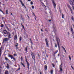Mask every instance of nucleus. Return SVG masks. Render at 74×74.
<instances>
[{"label":"nucleus","instance_id":"1","mask_svg":"<svg viewBox=\"0 0 74 74\" xmlns=\"http://www.w3.org/2000/svg\"><path fill=\"white\" fill-rule=\"evenodd\" d=\"M56 41L57 42V44L58 46L59 49V50H60V45H59V42H60V40L59 38L58 37H56Z\"/></svg>","mask_w":74,"mask_h":74},{"label":"nucleus","instance_id":"2","mask_svg":"<svg viewBox=\"0 0 74 74\" xmlns=\"http://www.w3.org/2000/svg\"><path fill=\"white\" fill-rule=\"evenodd\" d=\"M32 59L35 60V54L33 52H31V54Z\"/></svg>","mask_w":74,"mask_h":74},{"label":"nucleus","instance_id":"3","mask_svg":"<svg viewBox=\"0 0 74 74\" xmlns=\"http://www.w3.org/2000/svg\"><path fill=\"white\" fill-rule=\"evenodd\" d=\"M52 3H53V5L55 10L56 9V3H55V1L54 0H52Z\"/></svg>","mask_w":74,"mask_h":74},{"label":"nucleus","instance_id":"4","mask_svg":"<svg viewBox=\"0 0 74 74\" xmlns=\"http://www.w3.org/2000/svg\"><path fill=\"white\" fill-rule=\"evenodd\" d=\"M26 58L25 61L27 63V68L29 70V66H30V64H29V62H28L27 61V59L26 58Z\"/></svg>","mask_w":74,"mask_h":74},{"label":"nucleus","instance_id":"5","mask_svg":"<svg viewBox=\"0 0 74 74\" xmlns=\"http://www.w3.org/2000/svg\"><path fill=\"white\" fill-rule=\"evenodd\" d=\"M8 41V38H5L4 39L3 42V43H4L5 42H6V41Z\"/></svg>","mask_w":74,"mask_h":74},{"label":"nucleus","instance_id":"6","mask_svg":"<svg viewBox=\"0 0 74 74\" xmlns=\"http://www.w3.org/2000/svg\"><path fill=\"white\" fill-rule=\"evenodd\" d=\"M69 2L71 5H74V4H73V2L71 1V0H69Z\"/></svg>","mask_w":74,"mask_h":74},{"label":"nucleus","instance_id":"7","mask_svg":"<svg viewBox=\"0 0 74 74\" xmlns=\"http://www.w3.org/2000/svg\"><path fill=\"white\" fill-rule=\"evenodd\" d=\"M45 41H46V45H47V47H49V45L48 42V40H47V39H45Z\"/></svg>","mask_w":74,"mask_h":74},{"label":"nucleus","instance_id":"8","mask_svg":"<svg viewBox=\"0 0 74 74\" xmlns=\"http://www.w3.org/2000/svg\"><path fill=\"white\" fill-rule=\"evenodd\" d=\"M8 38H11V33L8 32Z\"/></svg>","mask_w":74,"mask_h":74},{"label":"nucleus","instance_id":"9","mask_svg":"<svg viewBox=\"0 0 74 74\" xmlns=\"http://www.w3.org/2000/svg\"><path fill=\"white\" fill-rule=\"evenodd\" d=\"M1 49H2V47L0 48V58L1 57V53H2V50H1Z\"/></svg>","mask_w":74,"mask_h":74},{"label":"nucleus","instance_id":"10","mask_svg":"<svg viewBox=\"0 0 74 74\" xmlns=\"http://www.w3.org/2000/svg\"><path fill=\"white\" fill-rule=\"evenodd\" d=\"M4 33V34H8V32L6 30H4L3 31Z\"/></svg>","mask_w":74,"mask_h":74},{"label":"nucleus","instance_id":"11","mask_svg":"<svg viewBox=\"0 0 74 74\" xmlns=\"http://www.w3.org/2000/svg\"><path fill=\"white\" fill-rule=\"evenodd\" d=\"M17 35H16L14 36V40H17Z\"/></svg>","mask_w":74,"mask_h":74},{"label":"nucleus","instance_id":"12","mask_svg":"<svg viewBox=\"0 0 74 74\" xmlns=\"http://www.w3.org/2000/svg\"><path fill=\"white\" fill-rule=\"evenodd\" d=\"M71 32L72 34H74V31H73V28H71Z\"/></svg>","mask_w":74,"mask_h":74},{"label":"nucleus","instance_id":"13","mask_svg":"<svg viewBox=\"0 0 74 74\" xmlns=\"http://www.w3.org/2000/svg\"><path fill=\"white\" fill-rule=\"evenodd\" d=\"M69 10H70L71 11V14H73V10H72V9H71V7H69Z\"/></svg>","mask_w":74,"mask_h":74},{"label":"nucleus","instance_id":"14","mask_svg":"<svg viewBox=\"0 0 74 74\" xmlns=\"http://www.w3.org/2000/svg\"><path fill=\"white\" fill-rule=\"evenodd\" d=\"M21 65H22V66H23L24 67H25V65H24V64H23V63H22V62H21Z\"/></svg>","mask_w":74,"mask_h":74},{"label":"nucleus","instance_id":"15","mask_svg":"<svg viewBox=\"0 0 74 74\" xmlns=\"http://www.w3.org/2000/svg\"><path fill=\"white\" fill-rule=\"evenodd\" d=\"M5 74H8V71H5Z\"/></svg>","mask_w":74,"mask_h":74},{"label":"nucleus","instance_id":"16","mask_svg":"<svg viewBox=\"0 0 74 74\" xmlns=\"http://www.w3.org/2000/svg\"><path fill=\"white\" fill-rule=\"evenodd\" d=\"M45 70H47V66L46 65L45 66Z\"/></svg>","mask_w":74,"mask_h":74},{"label":"nucleus","instance_id":"17","mask_svg":"<svg viewBox=\"0 0 74 74\" xmlns=\"http://www.w3.org/2000/svg\"><path fill=\"white\" fill-rule=\"evenodd\" d=\"M71 19L72 20V21H74V17H73V16H72Z\"/></svg>","mask_w":74,"mask_h":74},{"label":"nucleus","instance_id":"18","mask_svg":"<svg viewBox=\"0 0 74 74\" xmlns=\"http://www.w3.org/2000/svg\"><path fill=\"white\" fill-rule=\"evenodd\" d=\"M53 70H51V74H53Z\"/></svg>","mask_w":74,"mask_h":74},{"label":"nucleus","instance_id":"19","mask_svg":"<svg viewBox=\"0 0 74 74\" xmlns=\"http://www.w3.org/2000/svg\"><path fill=\"white\" fill-rule=\"evenodd\" d=\"M5 59L6 60H9L8 58H7V57H5Z\"/></svg>","mask_w":74,"mask_h":74},{"label":"nucleus","instance_id":"20","mask_svg":"<svg viewBox=\"0 0 74 74\" xmlns=\"http://www.w3.org/2000/svg\"><path fill=\"white\" fill-rule=\"evenodd\" d=\"M54 45H55V47L56 48H57V44H56V43H55Z\"/></svg>","mask_w":74,"mask_h":74},{"label":"nucleus","instance_id":"21","mask_svg":"<svg viewBox=\"0 0 74 74\" xmlns=\"http://www.w3.org/2000/svg\"><path fill=\"white\" fill-rule=\"evenodd\" d=\"M69 59L70 60H71V57H70V56H69Z\"/></svg>","mask_w":74,"mask_h":74},{"label":"nucleus","instance_id":"22","mask_svg":"<svg viewBox=\"0 0 74 74\" xmlns=\"http://www.w3.org/2000/svg\"><path fill=\"white\" fill-rule=\"evenodd\" d=\"M27 47H26L25 49V51H26V52H27Z\"/></svg>","mask_w":74,"mask_h":74},{"label":"nucleus","instance_id":"23","mask_svg":"<svg viewBox=\"0 0 74 74\" xmlns=\"http://www.w3.org/2000/svg\"><path fill=\"white\" fill-rule=\"evenodd\" d=\"M12 56L9 54V57H10V58H11V57Z\"/></svg>","mask_w":74,"mask_h":74},{"label":"nucleus","instance_id":"24","mask_svg":"<svg viewBox=\"0 0 74 74\" xmlns=\"http://www.w3.org/2000/svg\"><path fill=\"white\" fill-rule=\"evenodd\" d=\"M17 45H15L16 47H17L18 46V43H16Z\"/></svg>","mask_w":74,"mask_h":74},{"label":"nucleus","instance_id":"25","mask_svg":"<svg viewBox=\"0 0 74 74\" xmlns=\"http://www.w3.org/2000/svg\"><path fill=\"white\" fill-rule=\"evenodd\" d=\"M21 40H22V38H21V37H20L19 38V40L21 41Z\"/></svg>","mask_w":74,"mask_h":74},{"label":"nucleus","instance_id":"26","mask_svg":"<svg viewBox=\"0 0 74 74\" xmlns=\"http://www.w3.org/2000/svg\"><path fill=\"white\" fill-rule=\"evenodd\" d=\"M1 27H4V25H3V24H1Z\"/></svg>","mask_w":74,"mask_h":74},{"label":"nucleus","instance_id":"27","mask_svg":"<svg viewBox=\"0 0 74 74\" xmlns=\"http://www.w3.org/2000/svg\"><path fill=\"white\" fill-rule=\"evenodd\" d=\"M21 25L22 26L23 28V29H25V28H24V26H23V25H22V24H21Z\"/></svg>","mask_w":74,"mask_h":74},{"label":"nucleus","instance_id":"28","mask_svg":"<svg viewBox=\"0 0 74 74\" xmlns=\"http://www.w3.org/2000/svg\"><path fill=\"white\" fill-rule=\"evenodd\" d=\"M45 30L46 32H48V30H47V29H45Z\"/></svg>","mask_w":74,"mask_h":74},{"label":"nucleus","instance_id":"29","mask_svg":"<svg viewBox=\"0 0 74 74\" xmlns=\"http://www.w3.org/2000/svg\"><path fill=\"white\" fill-rule=\"evenodd\" d=\"M31 5H32V4H33V2L32 1L31 2Z\"/></svg>","mask_w":74,"mask_h":74},{"label":"nucleus","instance_id":"30","mask_svg":"<svg viewBox=\"0 0 74 74\" xmlns=\"http://www.w3.org/2000/svg\"><path fill=\"white\" fill-rule=\"evenodd\" d=\"M30 41L31 42V44H33V42H32V39H30Z\"/></svg>","mask_w":74,"mask_h":74},{"label":"nucleus","instance_id":"31","mask_svg":"<svg viewBox=\"0 0 74 74\" xmlns=\"http://www.w3.org/2000/svg\"><path fill=\"white\" fill-rule=\"evenodd\" d=\"M21 61H22V60H23V58H22V57H21Z\"/></svg>","mask_w":74,"mask_h":74},{"label":"nucleus","instance_id":"32","mask_svg":"<svg viewBox=\"0 0 74 74\" xmlns=\"http://www.w3.org/2000/svg\"><path fill=\"white\" fill-rule=\"evenodd\" d=\"M32 8L33 9H34V7L32 5Z\"/></svg>","mask_w":74,"mask_h":74},{"label":"nucleus","instance_id":"33","mask_svg":"<svg viewBox=\"0 0 74 74\" xmlns=\"http://www.w3.org/2000/svg\"><path fill=\"white\" fill-rule=\"evenodd\" d=\"M6 14H8V10H6Z\"/></svg>","mask_w":74,"mask_h":74},{"label":"nucleus","instance_id":"34","mask_svg":"<svg viewBox=\"0 0 74 74\" xmlns=\"http://www.w3.org/2000/svg\"><path fill=\"white\" fill-rule=\"evenodd\" d=\"M62 18H64V15L63 14H62Z\"/></svg>","mask_w":74,"mask_h":74},{"label":"nucleus","instance_id":"35","mask_svg":"<svg viewBox=\"0 0 74 74\" xmlns=\"http://www.w3.org/2000/svg\"><path fill=\"white\" fill-rule=\"evenodd\" d=\"M60 69H62V64L60 66Z\"/></svg>","mask_w":74,"mask_h":74},{"label":"nucleus","instance_id":"36","mask_svg":"<svg viewBox=\"0 0 74 74\" xmlns=\"http://www.w3.org/2000/svg\"><path fill=\"white\" fill-rule=\"evenodd\" d=\"M21 69V68H19L17 70L18 71V70H20Z\"/></svg>","mask_w":74,"mask_h":74},{"label":"nucleus","instance_id":"37","mask_svg":"<svg viewBox=\"0 0 74 74\" xmlns=\"http://www.w3.org/2000/svg\"><path fill=\"white\" fill-rule=\"evenodd\" d=\"M11 58L12 59L14 58V57H13V56H12Z\"/></svg>","mask_w":74,"mask_h":74},{"label":"nucleus","instance_id":"38","mask_svg":"<svg viewBox=\"0 0 74 74\" xmlns=\"http://www.w3.org/2000/svg\"><path fill=\"white\" fill-rule=\"evenodd\" d=\"M60 71H62V68H60Z\"/></svg>","mask_w":74,"mask_h":74},{"label":"nucleus","instance_id":"39","mask_svg":"<svg viewBox=\"0 0 74 74\" xmlns=\"http://www.w3.org/2000/svg\"><path fill=\"white\" fill-rule=\"evenodd\" d=\"M1 69H0V74H2L1 73Z\"/></svg>","mask_w":74,"mask_h":74},{"label":"nucleus","instance_id":"40","mask_svg":"<svg viewBox=\"0 0 74 74\" xmlns=\"http://www.w3.org/2000/svg\"><path fill=\"white\" fill-rule=\"evenodd\" d=\"M52 64L53 67H55V66H54V64Z\"/></svg>","mask_w":74,"mask_h":74},{"label":"nucleus","instance_id":"41","mask_svg":"<svg viewBox=\"0 0 74 74\" xmlns=\"http://www.w3.org/2000/svg\"><path fill=\"white\" fill-rule=\"evenodd\" d=\"M21 4H22V5H23V6H24V4H23V3H21Z\"/></svg>","mask_w":74,"mask_h":74},{"label":"nucleus","instance_id":"42","mask_svg":"<svg viewBox=\"0 0 74 74\" xmlns=\"http://www.w3.org/2000/svg\"><path fill=\"white\" fill-rule=\"evenodd\" d=\"M71 67L72 69H73V70H74V69L73 68V66H71Z\"/></svg>","mask_w":74,"mask_h":74},{"label":"nucleus","instance_id":"43","mask_svg":"<svg viewBox=\"0 0 74 74\" xmlns=\"http://www.w3.org/2000/svg\"><path fill=\"white\" fill-rule=\"evenodd\" d=\"M16 56V54H14V56Z\"/></svg>","mask_w":74,"mask_h":74},{"label":"nucleus","instance_id":"44","mask_svg":"<svg viewBox=\"0 0 74 74\" xmlns=\"http://www.w3.org/2000/svg\"><path fill=\"white\" fill-rule=\"evenodd\" d=\"M72 7L73 8V10H74V6H73V5L72 6Z\"/></svg>","mask_w":74,"mask_h":74},{"label":"nucleus","instance_id":"45","mask_svg":"<svg viewBox=\"0 0 74 74\" xmlns=\"http://www.w3.org/2000/svg\"><path fill=\"white\" fill-rule=\"evenodd\" d=\"M7 68H9V66H7Z\"/></svg>","mask_w":74,"mask_h":74},{"label":"nucleus","instance_id":"46","mask_svg":"<svg viewBox=\"0 0 74 74\" xmlns=\"http://www.w3.org/2000/svg\"><path fill=\"white\" fill-rule=\"evenodd\" d=\"M56 53H57L56 51L54 53V54H56Z\"/></svg>","mask_w":74,"mask_h":74},{"label":"nucleus","instance_id":"47","mask_svg":"<svg viewBox=\"0 0 74 74\" xmlns=\"http://www.w3.org/2000/svg\"><path fill=\"white\" fill-rule=\"evenodd\" d=\"M0 11H1V12H3V11L1 10H0Z\"/></svg>","mask_w":74,"mask_h":74},{"label":"nucleus","instance_id":"48","mask_svg":"<svg viewBox=\"0 0 74 74\" xmlns=\"http://www.w3.org/2000/svg\"><path fill=\"white\" fill-rule=\"evenodd\" d=\"M42 5H44V3H42Z\"/></svg>","mask_w":74,"mask_h":74},{"label":"nucleus","instance_id":"49","mask_svg":"<svg viewBox=\"0 0 74 74\" xmlns=\"http://www.w3.org/2000/svg\"><path fill=\"white\" fill-rule=\"evenodd\" d=\"M51 20H49V22H51Z\"/></svg>","mask_w":74,"mask_h":74},{"label":"nucleus","instance_id":"50","mask_svg":"<svg viewBox=\"0 0 74 74\" xmlns=\"http://www.w3.org/2000/svg\"><path fill=\"white\" fill-rule=\"evenodd\" d=\"M32 14H33V15H34V13L33 12H32Z\"/></svg>","mask_w":74,"mask_h":74},{"label":"nucleus","instance_id":"51","mask_svg":"<svg viewBox=\"0 0 74 74\" xmlns=\"http://www.w3.org/2000/svg\"><path fill=\"white\" fill-rule=\"evenodd\" d=\"M16 47V48L17 49H18V47Z\"/></svg>","mask_w":74,"mask_h":74},{"label":"nucleus","instance_id":"52","mask_svg":"<svg viewBox=\"0 0 74 74\" xmlns=\"http://www.w3.org/2000/svg\"><path fill=\"white\" fill-rule=\"evenodd\" d=\"M28 1H31V0H28Z\"/></svg>","mask_w":74,"mask_h":74},{"label":"nucleus","instance_id":"53","mask_svg":"<svg viewBox=\"0 0 74 74\" xmlns=\"http://www.w3.org/2000/svg\"><path fill=\"white\" fill-rule=\"evenodd\" d=\"M63 49H64V51H66V49H65V48H64Z\"/></svg>","mask_w":74,"mask_h":74},{"label":"nucleus","instance_id":"54","mask_svg":"<svg viewBox=\"0 0 74 74\" xmlns=\"http://www.w3.org/2000/svg\"><path fill=\"white\" fill-rule=\"evenodd\" d=\"M20 2L21 3V4L22 3V1H21Z\"/></svg>","mask_w":74,"mask_h":74},{"label":"nucleus","instance_id":"55","mask_svg":"<svg viewBox=\"0 0 74 74\" xmlns=\"http://www.w3.org/2000/svg\"><path fill=\"white\" fill-rule=\"evenodd\" d=\"M68 35H69L70 34V33H69V32H68Z\"/></svg>","mask_w":74,"mask_h":74},{"label":"nucleus","instance_id":"56","mask_svg":"<svg viewBox=\"0 0 74 74\" xmlns=\"http://www.w3.org/2000/svg\"><path fill=\"white\" fill-rule=\"evenodd\" d=\"M22 21H24V19L22 18Z\"/></svg>","mask_w":74,"mask_h":74},{"label":"nucleus","instance_id":"57","mask_svg":"<svg viewBox=\"0 0 74 74\" xmlns=\"http://www.w3.org/2000/svg\"><path fill=\"white\" fill-rule=\"evenodd\" d=\"M13 59H14V60H15V58H13Z\"/></svg>","mask_w":74,"mask_h":74},{"label":"nucleus","instance_id":"58","mask_svg":"<svg viewBox=\"0 0 74 74\" xmlns=\"http://www.w3.org/2000/svg\"><path fill=\"white\" fill-rule=\"evenodd\" d=\"M40 74H42V73H41V72H40Z\"/></svg>","mask_w":74,"mask_h":74},{"label":"nucleus","instance_id":"59","mask_svg":"<svg viewBox=\"0 0 74 74\" xmlns=\"http://www.w3.org/2000/svg\"><path fill=\"white\" fill-rule=\"evenodd\" d=\"M62 47L63 49L64 48V47H63V46H62Z\"/></svg>","mask_w":74,"mask_h":74},{"label":"nucleus","instance_id":"60","mask_svg":"<svg viewBox=\"0 0 74 74\" xmlns=\"http://www.w3.org/2000/svg\"><path fill=\"white\" fill-rule=\"evenodd\" d=\"M41 32H43V30H42V29H41Z\"/></svg>","mask_w":74,"mask_h":74},{"label":"nucleus","instance_id":"61","mask_svg":"<svg viewBox=\"0 0 74 74\" xmlns=\"http://www.w3.org/2000/svg\"><path fill=\"white\" fill-rule=\"evenodd\" d=\"M2 13L3 14H4H4H4V12H2Z\"/></svg>","mask_w":74,"mask_h":74},{"label":"nucleus","instance_id":"62","mask_svg":"<svg viewBox=\"0 0 74 74\" xmlns=\"http://www.w3.org/2000/svg\"><path fill=\"white\" fill-rule=\"evenodd\" d=\"M11 15H12V13H11Z\"/></svg>","mask_w":74,"mask_h":74},{"label":"nucleus","instance_id":"63","mask_svg":"<svg viewBox=\"0 0 74 74\" xmlns=\"http://www.w3.org/2000/svg\"><path fill=\"white\" fill-rule=\"evenodd\" d=\"M56 52H58V50H57V51Z\"/></svg>","mask_w":74,"mask_h":74},{"label":"nucleus","instance_id":"64","mask_svg":"<svg viewBox=\"0 0 74 74\" xmlns=\"http://www.w3.org/2000/svg\"><path fill=\"white\" fill-rule=\"evenodd\" d=\"M7 66H9V65H8V64H7Z\"/></svg>","mask_w":74,"mask_h":74}]
</instances>
